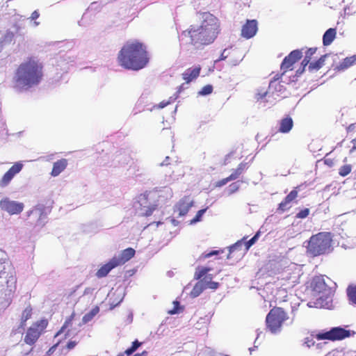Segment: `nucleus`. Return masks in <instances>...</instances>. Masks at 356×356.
Returning a JSON list of instances; mask_svg holds the SVG:
<instances>
[{"mask_svg":"<svg viewBox=\"0 0 356 356\" xmlns=\"http://www.w3.org/2000/svg\"><path fill=\"white\" fill-rule=\"evenodd\" d=\"M239 188H240L239 181H238L236 182H233L231 184H229V186H228V188L227 190V193L228 195H231L236 193L239 190Z\"/></svg>","mask_w":356,"mask_h":356,"instance_id":"33","label":"nucleus"},{"mask_svg":"<svg viewBox=\"0 0 356 356\" xmlns=\"http://www.w3.org/2000/svg\"><path fill=\"white\" fill-rule=\"evenodd\" d=\"M333 282L325 275H317L313 277V299L314 294L334 291Z\"/></svg>","mask_w":356,"mask_h":356,"instance_id":"9","label":"nucleus"},{"mask_svg":"<svg viewBox=\"0 0 356 356\" xmlns=\"http://www.w3.org/2000/svg\"><path fill=\"white\" fill-rule=\"evenodd\" d=\"M259 232H257L252 238L245 243V249L248 250L252 245H254L258 240Z\"/></svg>","mask_w":356,"mask_h":356,"instance_id":"39","label":"nucleus"},{"mask_svg":"<svg viewBox=\"0 0 356 356\" xmlns=\"http://www.w3.org/2000/svg\"><path fill=\"white\" fill-rule=\"evenodd\" d=\"M32 316V308L31 306L26 307L22 312L21 316V325L24 326L26 322L31 318Z\"/></svg>","mask_w":356,"mask_h":356,"instance_id":"27","label":"nucleus"},{"mask_svg":"<svg viewBox=\"0 0 356 356\" xmlns=\"http://www.w3.org/2000/svg\"><path fill=\"white\" fill-rule=\"evenodd\" d=\"M249 168L248 163L241 162L237 168L234 169L232 172L229 175L233 180H236L240 177V176Z\"/></svg>","mask_w":356,"mask_h":356,"instance_id":"25","label":"nucleus"},{"mask_svg":"<svg viewBox=\"0 0 356 356\" xmlns=\"http://www.w3.org/2000/svg\"><path fill=\"white\" fill-rule=\"evenodd\" d=\"M312 68V64L309 65V69Z\"/></svg>","mask_w":356,"mask_h":356,"instance_id":"57","label":"nucleus"},{"mask_svg":"<svg viewBox=\"0 0 356 356\" xmlns=\"http://www.w3.org/2000/svg\"><path fill=\"white\" fill-rule=\"evenodd\" d=\"M355 332L346 330V327H334L328 331H321L315 334L314 337L318 340L340 341L344 339L353 337Z\"/></svg>","mask_w":356,"mask_h":356,"instance_id":"6","label":"nucleus"},{"mask_svg":"<svg viewBox=\"0 0 356 356\" xmlns=\"http://www.w3.org/2000/svg\"><path fill=\"white\" fill-rule=\"evenodd\" d=\"M347 294L350 302L356 304V286H350L347 289Z\"/></svg>","mask_w":356,"mask_h":356,"instance_id":"30","label":"nucleus"},{"mask_svg":"<svg viewBox=\"0 0 356 356\" xmlns=\"http://www.w3.org/2000/svg\"><path fill=\"white\" fill-rule=\"evenodd\" d=\"M354 126V124H350L348 127V129L350 130V127H353Z\"/></svg>","mask_w":356,"mask_h":356,"instance_id":"55","label":"nucleus"},{"mask_svg":"<svg viewBox=\"0 0 356 356\" xmlns=\"http://www.w3.org/2000/svg\"><path fill=\"white\" fill-rule=\"evenodd\" d=\"M192 205L193 202L190 200L188 197L181 199L176 204V210L178 211L179 216L186 215Z\"/></svg>","mask_w":356,"mask_h":356,"instance_id":"18","label":"nucleus"},{"mask_svg":"<svg viewBox=\"0 0 356 356\" xmlns=\"http://www.w3.org/2000/svg\"><path fill=\"white\" fill-rule=\"evenodd\" d=\"M67 164L68 162L66 159H61L54 163L51 172V176L57 177L66 168Z\"/></svg>","mask_w":356,"mask_h":356,"instance_id":"22","label":"nucleus"},{"mask_svg":"<svg viewBox=\"0 0 356 356\" xmlns=\"http://www.w3.org/2000/svg\"><path fill=\"white\" fill-rule=\"evenodd\" d=\"M218 250H213L211 252H210L209 253H207V254H202V257L204 258V259H207V258H209L213 255H216L218 254Z\"/></svg>","mask_w":356,"mask_h":356,"instance_id":"45","label":"nucleus"},{"mask_svg":"<svg viewBox=\"0 0 356 356\" xmlns=\"http://www.w3.org/2000/svg\"><path fill=\"white\" fill-rule=\"evenodd\" d=\"M332 236L329 232L313 235V257L329 253L332 251Z\"/></svg>","mask_w":356,"mask_h":356,"instance_id":"7","label":"nucleus"},{"mask_svg":"<svg viewBox=\"0 0 356 356\" xmlns=\"http://www.w3.org/2000/svg\"><path fill=\"white\" fill-rule=\"evenodd\" d=\"M258 31V22L256 19H247L241 27V35L245 39L253 38Z\"/></svg>","mask_w":356,"mask_h":356,"instance_id":"14","label":"nucleus"},{"mask_svg":"<svg viewBox=\"0 0 356 356\" xmlns=\"http://www.w3.org/2000/svg\"><path fill=\"white\" fill-rule=\"evenodd\" d=\"M287 318V314L282 308L275 307L266 316V327L270 332L277 333L280 332L282 324Z\"/></svg>","mask_w":356,"mask_h":356,"instance_id":"5","label":"nucleus"},{"mask_svg":"<svg viewBox=\"0 0 356 356\" xmlns=\"http://www.w3.org/2000/svg\"><path fill=\"white\" fill-rule=\"evenodd\" d=\"M337 35V30L334 28L327 29L323 35V44L324 46L330 45Z\"/></svg>","mask_w":356,"mask_h":356,"instance_id":"24","label":"nucleus"},{"mask_svg":"<svg viewBox=\"0 0 356 356\" xmlns=\"http://www.w3.org/2000/svg\"><path fill=\"white\" fill-rule=\"evenodd\" d=\"M233 181L232 177L229 175L228 177L223 178L218 181H216L214 184L216 188H220L225 184H227L229 181Z\"/></svg>","mask_w":356,"mask_h":356,"instance_id":"36","label":"nucleus"},{"mask_svg":"<svg viewBox=\"0 0 356 356\" xmlns=\"http://www.w3.org/2000/svg\"><path fill=\"white\" fill-rule=\"evenodd\" d=\"M309 64V60H307V58H305L301 65H302V68L301 69H299L297 70V74H301L304 70H305V67Z\"/></svg>","mask_w":356,"mask_h":356,"instance_id":"43","label":"nucleus"},{"mask_svg":"<svg viewBox=\"0 0 356 356\" xmlns=\"http://www.w3.org/2000/svg\"><path fill=\"white\" fill-rule=\"evenodd\" d=\"M135 250L132 248H128L122 250L120 255L114 256L113 258L118 266H121L130 260L135 255Z\"/></svg>","mask_w":356,"mask_h":356,"instance_id":"17","label":"nucleus"},{"mask_svg":"<svg viewBox=\"0 0 356 356\" xmlns=\"http://www.w3.org/2000/svg\"><path fill=\"white\" fill-rule=\"evenodd\" d=\"M309 341L308 338H307L305 343L307 344V346L309 348L310 345L309 344Z\"/></svg>","mask_w":356,"mask_h":356,"instance_id":"53","label":"nucleus"},{"mask_svg":"<svg viewBox=\"0 0 356 356\" xmlns=\"http://www.w3.org/2000/svg\"><path fill=\"white\" fill-rule=\"evenodd\" d=\"M76 345V342L74 341H70L67 343V349L69 350H71L72 348H74Z\"/></svg>","mask_w":356,"mask_h":356,"instance_id":"47","label":"nucleus"},{"mask_svg":"<svg viewBox=\"0 0 356 356\" xmlns=\"http://www.w3.org/2000/svg\"><path fill=\"white\" fill-rule=\"evenodd\" d=\"M279 79L280 77L274 78L273 80L270 81L268 86L269 92H271L272 94L277 93V95H282L285 92L286 88Z\"/></svg>","mask_w":356,"mask_h":356,"instance_id":"21","label":"nucleus"},{"mask_svg":"<svg viewBox=\"0 0 356 356\" xmlns=\"http://www.w3.org/2000/svg\"><path fill=\"white\" fill-rule=\"evenodd\" d=\"M43 77V65L35 57H29L17 67L13 78L14 87L28 89L39 84Z\"/></svg>","mask_w":356,"mask_h":356,"instance_id":"3","label":"nucleus"},{"mask_svg":"<svg viewBox=\"0 0 356 356\" xmlns=\"http://www.w3.org/2000/svg\"><path fill=\"white\" fill-rule=\"evenodd\" d=\"M118 62L125 70L138 71L149 62L146 45L138 40L127 41L118 54Z\"/></svg>","mask_w":356,"mask_h":356,"instance_id":"2","label":"nucleus"},{"mask_svg":"<svg viewBox=\"0 0 356 356\" xmlns=\"http://www.w3.org/2000/svg\"><path fill=\"white\" fill-rule=\"evenodd\" d=\"M47 325L48 321L47 319H40L32 323L26 332L24 338V343L29 346L34 345L44 332Z\"/></svg>","mask_w":356,"mask_h":356,"instance_id":"8","label":"nucleus"},{"mask_svg":"<svg viewBox=\"0 0 356 356\" xmlns=\"http://www.w3.org/2000/svg\"><path fill=\"white\" fill-rule=\"evenodd\" d=\"M283 74H282H282H280V76L277 75V78H278V77H280V78L281 76H282V75H283Z\"/></svg>","mask_w":356,"mask_h":356,"instance_id":"56","label":"nucleus"},{"mask_svg":"<svg viewBox=\"0 0 356 356\" xmlns=\"http://www.w3.org/2000/svg\"><path fill=\"white\" fill-rule=\"evenodd\" d=\"M206 209H201V210H199L195 217V218L193 219V221L196 222V221H198L200 220V218L202 217V216L203 215V213L205 212Z\"/></svg>","mask_w":356,"mask_h":356,"instance_id":"44","label":"nucleus"},{"mask_svg":"<svg viewBox=\"0 0 356 356\" xmlns=\"http://www.w3.org/2000/svg\"><path fill=\"white\" fill-rule=\"evenodd\" d=\"M170 104V102L168 101H162L159 103V104L158 105V108H163L164 107H165L167 105H168Z\"/></svg>","mask_w":356,"mask_h":356,"instance_id":"48","label":"nucleus"},{"mask_svg":"<svg viewBox=\"0 0 356 356\" xmlns=\"http://www.w3.org/2000/svg\"><path fill=\"white\" fill-rule=\"evenodd\" d=\"M204 289H211L213 290H216L219 287V283L217 282H213L212 280H209L208 284L206 286H204Z\"/></svg>","mask_w":356,"mask_h":356,"instance_id":"40","label":"nucleus"},{"mask_svg":"<svg viewBox=\"0 0 356 356\" xmlns=\"http://www.w3.org/2000/svg\"><path fill=\"white\" fill-rule=\"evenodd\" d=\"M0 207L9 214L14 215L20 213L23 211L24 206L22 202L12 201L6 197L0 201Z\"/></svg>","mask_w":356,"mask_h":356,"instance_id":"12","label":"nucleus"},{"mask_svg":"<svg viewBox=\"0 0 356 356\" xmlns=\"http://www.w3.org/2000/svg\"><path fill=\"white\" fill-rule=\"evenodd\" d=\"M99 309L98 307H95L90 312L86 314L83 317V321L84 323H88V321H91L94 316L99 312Z\"/></svg>","mask_w":356,"mask_h":356,"instance_id":"29","label":"nucleus"},{"mask_svg":"<svg viewBox=\"0 0 356 356\" xmlns=\"http://www.w3.org/2000/svg\"><path fill=\"white\" fill-rule=\"evenodd\" d=\"M356 63V55L344 58L339 65L336 67L339 71H343Z\"/></svg>","mask_w":356,"mask_h":356,"instance_id":"26","label":"nucleus"},{"mask_svg":"<svg viewBox=\"0 0 356 356\" xmlns=\"http://www.w3.org/2000/svg\"><path fill=\"white\" fill-rule=\"evenodd\" d=\"M309 214V209H305L301 210L300 212H298L296 214V218H304L307 217Z\"/></svg>","mask_w":356,"mask_h":356,"instance_id":"41","label":"nucleus"},{"mask_svg":"<svg viewBox=\"0 0 356 356\" xmlns=\"http://www.w3.org/2000/svg\"><path fill=\"white\" fill-rule=\"evenodd\" d=\"M55 346H52V347L49 350V352H52V350L54 349Z\"/></svg>","mask_w":356,"mask_h":356,"instance_id":"54","label":"nucleus"},{"mask_svg":"<svg viewBox=\"0 0 356 356\" xmlns=\"http://www.w3.org/2000/svg\"><path fill=\"white\" fill-rule=\"evenodd\" d=\"M200 24H191L181 33L182 40L194 47L202 49L212 44L220 33V22L209 12L199 13Z\"/></svg>","mask_w":356,"mask_h":356,"instance_id":"1","label":"nucleus"},{"mask_svg":"<svg viewBox=\"0 0 356 356\" xmlns=\"http://www.w3.org/2000/svg\"><path fill=\"white\" fill-rule=\"evenodd\" d=\"M75 316V314L72 313L68 318H66L65 321L64 322L63 326L61 327L60 330L57 333V335L63 333L65 332V330L68 328L70 326H71L72 321L74 320Z\"/></svg>","mask_w":356,"mask_h":356,"instance_id":"28","label":"nucleus"},{"mask_svg":"<svg viewBox=\"0 0 356 356\" xmlns=\"http://www.w3.org/2000/svg\"><path fill=\"white\" fill-rule=\"evenodd\" d=\"M302 57V53L300 50L296 49L292 51L286 56L280 66L282 74H285L288 71L293 70V65L300 60Z\"/></svg>","mask_w":356,"mask_h":356,"instance_id":"11","label":"nucleus"},{"mask_svg":"<svg viewBox=\"0 0 356 356\" xmlns=\"http://www.w3.org/2000/svg\"><path fill=\"white\" fill-rule=\"evenodd\" d=\"M330 57L329 55L325 54L322 56L317 61L313 63V70H319L324 65L325 61L327 58Z\"/></svg>","mask_w":356,"mask_h":356,"instance_id":"31","label":"nucleus"},{"mask_svg":"<svg viewBox=\"0 0 356 356\" xmlns=\"http://www.w3.org/2000/svg\"><path fill=\"white\" fill-rule=\"evenodd\" d=\"M293 127V121L289 116L282 118L280 122L278 131L283 134L289 133Z\"/></svg>","mask_w":356,"mask_h":356,"instance_id":"23","label":"nucleus"},{"mask_svg":"<svg viewBox=\"0 0 356 356\" xmlns=\"http://www.w3.org/2000/svg\"><path fill=\"white\" fill-rule=\"evenodd\" d=\"M225 49L223 51V52L221 54L220 57L219 58V60H225L227 58V56L225 55Z\"/></svg>","mask_w":356,"mask_h":356,"instance_id":"52","label":"nucleus"},{"mask_svg":"<svg viewBox=\"0 0 356 356\" xmlns=\"http://www.w3.org/2000/svg\"><path fill=\"white\" fill-rule=\"evenodd\" d=\"M16 274L13 266L8 262L0 260V287L6 291L12 292L16 289Z\"/></svg>","mask_w":356,"mask_h":356,"instance_id":"4","label":"nucleus"},{"mask_svg":"<svg viewBox=\"0 0 356 356\" xmlns=\"http://www.w3.org/2000/svg\"><path fill=\"white\" fill-rule=\"evenodd\" d=\"M334 291L314 294L313 307L318 309H332L333 308V296Z\"/></svg>","mask_w":356,"mask_h":356,"instance_id":"10","label":"nucleus"},{"mask_svg":"<svg viewBox=\"0 0 356 356\" xmlns=\"http://www.w3.org/2000/svg\"><path fill=\"white\" fill-rule=\"evenodd\" d=\"M312 241V238L309 240V243Z\"/></svg>","mask_w":356,"mask_h":356,"instance_id":"58","label":"nucleus"},{"mask_svg":"<svg viewBox=\"0 0 356 356\" xmlns=\"http://www.w3.org/2000/svg\"><path fill=\"white\" fill-rule=\"evenodd\" d=\"M298 191L297 188L292 190L285 198L279 204L277 211L278 213H283L292 207L293 202L298 197Z\"/></svg>","mask_w":356,"mask_h":356,"instance_id":"15","label":"nucleus"},{"mask_svg":"<svg viewBox=\"0 0 356 356\" xmlns=\"http://www.w3.org/2000/svg\"><path fill=\"white\" fill-rule=\"evenodd\" d=\"M212 268L208 267H198L195 273V278L196 280H200V284L203 286H206L208 284L209 280H212L211 275H207Z\"/></svg>","mask_w":356,"mask_h":356,"instance_id":"16","label":"nucleus"},{"mask_svg":"<svg viewBox=\"0 0 356 356\" xmlns=\"http://www.w3.org/2000/svg\"><path fill=\"white\" fill-rule=\"evenodd\" d=\"M141 345V343L139 342L138 340H135L130 348H127L124 351V354L129 356L132 355Z\"/></svg>","mask_w":356,"mask_h":356,"instance_id":"32","label":"nucleus"},{"mask_svg":"<svg viewBox=\"0 0 356 356\" xmlns=\"http://www.w3.org/2000/svg\"><path fill=\"white\" fill-rule=\"evenodd\" d=\"M40 17V13L38 10H35L31 13V15L30 17V19L31 20H35Z\"/></svg>","mask_w":356,"mask_h":356,"instance_id":"46","label":"nucleus"},{"mask_svg":"<svg viewBox=\"0 0 356 356\" xmlns=\"http://www.w3.org/2000/svg\"><path fill=\"white\" fill-rule=\"evenodd\" d=\"M173 308L168 312L169 314H178L183 311V308L180 307L179 302L177 300H175L172 302Z\"/></svg>","mask_w":356,"mask_h":356,"instance_id":"34","label":"nucleus"},{"mask_svg":"<svg viewBox=\"0 0 356 356\" xmlns=\"http://www.w3.org/2000/svg\"><path fill=\"white\" fill-rule=\"evenodd\" d=\"M200 71L201 67L200 65L195 66L193 68H188L182 73V78L186 83H189L199 76Z\"/></svg>","mask_w":356,"mask_h":356,"instance_id":"19","label":"nucleus"},{"mask_svg":"<svg viewBox=\"0 0 356 356\" xmlns=\"http://www.w3.org/2000/svg\"><path fill=\"white\" fill-rule=\"evenodd\" d=\"M268 93H270L269 90L265 92H259L255 95V99H257V101H261L264 97H266Z\"/></svg>","mask_w":356,"mask_h":356,"instance_id":"42","label":"nucleus"},{"mask_svg":"<svg viewBox=\"0 0 356 356\" xmlns=\"http://www.w3.org/2000/svg\"><path fill=\"white\" fill-rule=\"evenodd\" d=\"M351 171V166L350 165H345L339 169V175L345 177L348 175Z\"/></svg>","mask_w":356,"mask_h":356,"instance_id":"38","label":"nucleus"},{"mask_svg":"<svg viewBox=\"0 0 356 356\" xmlns=\"http://www.w3.org/2000/svg\"><path fill=\"white\" fill-rule=\"evenodd\" d=\"M325 163L327 164V165L329 166H332V164H333V162L332 160H330V159H325Z\"/></svg>","mask_w":356,"mask_h":356,"instance_id":"51","label":"nucleus"},{"mask_svg":"<svg viewBox=\"0 0 356 356\" xmlns=\"http://www.w3.org/2000/svg\"><path fill=\"white\" fill-rule=\"evenodd\" d=\"M212 92L213 86L211 85H206L204 87H202L201 90L199 92V94L200 95H208L212 93Z\"/></svg>","mask_w":356,"mask_h":356,"instance_id":"37","label":"nucleus"},{"mask_svg":"<svg viewBox=\"0 0 356 356\" xmlns=\"http://www.w3.org/2000/svg\"><path fill=\"white\" fill-rule=\"evenodd\" d=\"M147 352L144 350L141 353L135 354L134 356H147Z\"/></svg>","mask_w":356,"mask_h":356,"instance_id":"49","label":"nucleus"},{"mask_svg":"<svg viewBox=\"0 0 356 356\" xmlns=\"http://www.w3.org/2000/svg\"><path fill=\"white\" fill-rule=\"evenodd\" d=\"M204 289H204V286L202 284H200V282H198L194 286V287L191 291V294L194 297L198 296Z\"/></svg>","mask_w":356,"mask_h":356,"instance_id":"35","label":"nucleus"},{"mask_svg":"<svg viewBox=\"0 0 356 356\" xmlns=\"http://www.w3.org/2000/svg\"><path fill=\"white\" fill-rule=\"evenodd\" d=\"M23 166L24 165L22 162L15 163L1 179L0 186L6 187L8 186L13 177L22 170Z\"/></svg>","mask_w":356,"mask_h":356,"instance_id":"13","label":"nucleus"},{"mask_svg":"<svg viewBox=\"0 0 356 356\" xmlns=\"http://www.w3.org/2000/svg\"><path fill=\"white\" fill-rule=\"evenodd\" d=\"M352 143L353 144V148L350 149V152H352L353 150L356 149V138L353 139L352 140Z\"/></svg>","mask_w":356,"mask_h":356,"instance_id":"50","label":"nucleus"},{"mask_svg":"<svg viewBox=\"0 0 356 356\" xmlns=\"http://www.w3.org/2000/svg\"><path fill=\"white\" fill-rule=\"evenodd\" d=\"M117 266H118L117 265L115 261L113 259V258H112L108 262L99 268V269L96 273V276L99 278L106 277L112 269Z\"/></svg>","mask_w":356,"mask_h":356,"instance_id":"20","label":"nucleus"}]
</instances>
